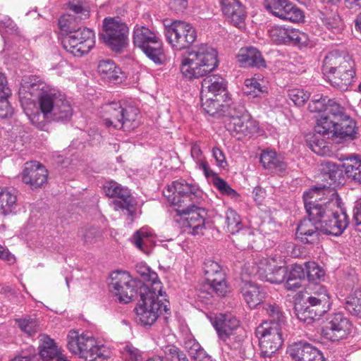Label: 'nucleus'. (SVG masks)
<instances>
[{"mask_svg": "<svg viewBox=\"0 0 361 361\" xmlns=\"http://www.w3.org/2000/svg\"><path fill=\"white\" fill-rule=\"evenodd\" d=\"M305 209L319 225V231L327 235H340L349 221L345 212L339 208L336 191L329 186L315 187L303 194Z\"/></svg>", "mask_w": 361, "mask_h": 361, "instance_id": "nucleus-1", "label": "nucleus"}, {"mask_svg": "<svg viewBox=\"0 0 361 361\" xmlns=\"http://www.w3.org/2000/svg\"><path fill=\"white\" fill-rule=\"evenodd\" d=\"M202 190L197 185L185 180L173 181L163 191L168 202L177 207L176 209L179 214L188 215L185 218L187 226L193 228L195 233L202 228L201 208L197 207L202 202Z\"/></svg>", "mask_w": 361, "mask_h": 361, "instance_id": "nucleus-2", "label": "nucleus"}, {"mask_svg": "<svg viewBox=\"0 0 361 361\" xmlns=\"http://www.w3.org/2000/svg\"><path fill=\"white\" fill-rule=\"evenodd\" d=\"M73 17L63 16L59 20L61 29L66 32L61 44L63 48L75 56H82L87 54L94 46V33L87 27L75 30L71 26Z\"/></svg>", "mask_w": 361, "mask_h": 361, "instance_id": "nucleus-3", "label": "nucleus"}, {"mask_svg": "<svg viewBox=\"0 0 361 361\" xmlns=\"http://www.w3.org/2000/svg\"><path fill=\"white\" fill-rule=\"evenodd\" d=\"M68 350L85 361H105L111 355L104 345H98L93 336L88 333L71 330L67 335Z\"/></svg>", "mask_w": 361, "mask_h": 361, "instance_id": "nucleus-4", "label": "nucleus"}, {"mask_svg": "<svg viewBox=\"0 0 361 361\" xmlns=\"http://www.w3.org/2000/svg\"><path fill=\"white\" fill-rule=\"evenodd\" d=\"M153 289L148 286L140 288V296L137 307L135 308L137 320L143 325H152L157 319L162 310L167 312V305L159 300L162 296L161 283H155Z\"/></svg>", "mask_w": 361, "mask_h": 361, "instance_id": "nucleus-5", "label": "nucleus"}, {"mask_svg": "<svg viewBox=\"0 0 361 361\" xmlns=\"http://www.w3.org/2000/svg\"><path fill=\"white\" fill-rule=\"evenodd\" d=\"M38 104L39 109L44 111L52 121L68 122L73 116L71 102L59 92L42 90L38 96Z\"/></svg>", "mask_w": 361, "mask_h": 361, "instance_id": "nucleus-6", "label": "nucleus"}, {"mask_svg": "<svg viewBox=\"0 0 361 361\" xmlns=\"http://www.w3.org/2000/svg\"><path fill=\"white\" fill-rule=\"evenodd\" d=\"M226 129L238 140L250 137L258 130V124L243 106L232 104L224 119Z\"/></svg>", "mask_w": 361, "mask_h": 361, "instance_id": "nucleus-7", "label": "nucleus"}, {"mask_svg": "<svg viewBox=\"0 0 361 361\" xmlns=\"http://www.w3.org/2000/svg\"><path fill=\"white\" fill-rule=\"evenodd\" d=\"M102 118L107 127L123 128L130 131L138 126L137 110L123 109L119 102L106 104L102 106Z\"/></svg>", "mask_w": 361, "mask_h": 361, "instance_id": "nucleus-8", "label": "nucleus"}, {"mask_svg": "<svg viewBox=\"0 0 361 361\" xmlns=\"http://www.w3.org/2000/svg\"><path fill=\"white\" fill-rule=\"evenodd\" d=\"M133 43L155 63L165 60L162 42L157 34L145 26H136L133 31Z\"/></svg>", "mask_w": 361, "mask_h": 361, "instance_id": "nucleus-9", "label": "nucleus"}, {"mask_svg": "<svg viewBox=\"0 0 361 361\" xmlns=\"http://www.w3.org/2000/svg\"><path fill=\"white\" fill-rule=\"evenodd\" d=\"M286 327L270 323H261L255 330L259 340L261 356L270 358L282 346Z\"/></svg>", "mask_w": 361, "mask_h": 361, "instance_id": "nucleus-10", "label": "nucleus"}, {"mask_svg": "<svg viewBox=\"0 0 361 361\" xmlns=\"http://www.w3.org/2000/svg\"><path fill=\"white\" fill-rule=\"evenodd\" d=\"M102 37L105 44L113 51H120L126 47L129 29L119 18H105Z\"/></svg>", "mask_w": 361, "mask_h": 361, "instance_id": "nucleus-11", "label": "nucleus"}, {"mask_svg": "<svg viewBox=\"0 0 361 361\" xmlns=\"http://www.w3.org/2000/svg\"><path fill=\"white\" fill-rule=\"evenodd\" d=\"M110 292L121 303L130 302L137 293L136 281L126 271H116L110 276Z\"/></svg>", "mask_w": 361, "mask_h": 361, "instance_id": "nucleus-12", "label": "nucleus"}, {"mask_svg": "<svg viewBox=\"0 0 361 361\" xmlns=\"http://www.w3.org/2000/svg\"><path fill=\"white\" fill-rule=\"evenodd\" d=\"M168 42L176 50L188 48L197 38L195 28L189 23L177 20L166 29Z\"/></svg>", "mask_w": 361, "mask_h": 361, "instance_id": "nucleus-13", "label": "nucleus"}, {"mask_svg": "<svg viewBox=\"0 0 361 361\" xmlns=\"http://www.w3.org/2000/svg\"><path fill=\"white\" fill-rule=\"evenodd\" d=\"M104 192L110 197H117L113 201L115 210H126L127 214L133 216L135 213L137 202L126 188H123L118 183L110 180L105 183Z\"/></svg>", "mask_w": 361, "mask_h": 361, "instance_id": "nucleus-14", "label": "nucleus"}, {"mask_svg": "<svg viewBox=\"0 0 361 361\" xmlns=\"http://www.w3.org/2000/svg\"><path fill=\"white\" fill-rule=\"evenodd\" d=\"M204 280L219 297H225L230 291L226 274L216 262L210 260L204 263Z\"/></svg>", "mask_w": 361, "mask_h": 361, "instance_id": "nucleus-15", "label": "nucleus"}, {"mask_svg": "<svg viewBox=\"0 0 361 361\" xmlns=\"http://www.w3.org/2000/svg\"><path fill=\"white\" fill-rule=\"evenodd\" d=\"M264 6L272 15L282 20L299 23L303 20V12L288 0H264Z\"/></svg>", "mask_w": 361, "mask_h": 361, "instance_id": "nucleus-16", "label": "nucleus"}, {"mask_svg": "<svg viewBox=\"0 0 361 361\" xmlns=\"http://www.w3.org/2000/svg\"><path fill=\"white\" fill-rule=\"evenodd\" d=\"M203 47H198L184 53L181 56L180 71L189 79L203 76Z\"/></svg>", "mask_w": 361, "mask_h": 361, "instance_id": "nucleus-17", "label": "nucleus"}, {"mask_svg": "<svg viewBox=\"0 0 361 361\" xmlns=\"http://www.w3.org/2000/svg\"><path fill=\"white\" fill-rule=\"evenodd\" d=\"M350 322L341 313H334L326 319L322 329L325 338L332 341L344 338L348 334Z\"/></svg>", "mask_w": 361, "mask_h": 361, "instance_id": "nucleus-18", "label": "nucleus"}, {"mask_svg": "<svg viewBox=\"0 0 361 361\" xmlns=\"http://www.w3.org/2000/svg\"><path fill=\"white\" fill-rule=\"evenodd\" d=\"M207 318L223 341L228 338L240 325L238 319L232 315L210 313Z\"/></svg>", "mask_w": 361, "mask_h": 361, "instance_id": "nucleus-19", "label": "nucleus"}, {"mask_svg": "<svg viewBox=\"0 0 361 361\" xmlns=\"http://www.w3.org/2000/svg\"><path fill=\"white\" fill-rule=\"evenodd\" d=\"M48 179L46 168L37 161L27 162L22 172V180L31 188L37 189L44 185Z\"/></svg>", "mask_w": 361, "mask_h": 361, "instance_id": "nucleus-20", "label": "nucleus"}, {"mask_svg": "<svg viewBox=\"0 0 361 361\" xmlns=\"http://www.w3.org/2000/svg\"><path fill=\"white\" fill-rule=\"evenodd\" d=\"M351 65H355V63L350 56L345 52L333 51L325 56L322 71L327 76L332 75L343 69L350 68Z\"/></svg>", "mask_w": 361, "mask_h": 361, "instance_id": "nucleus-21", "label": "nucleus"}, {"mask_svg": "<svg viewBox=\"0 0 361 361\" xmlns=\"http://www.w3.org/2000/svg\"><path fill=\"white\" fill-rule=\"evenodd\" d=\"M221 9L231 24L239 28L244 27L245 12L238 0H221Z\"/></svg>", "mask_w": 361, "mask_h": 361, "instance_id": "nucleus-22", "label": "nucleus"}, {"mask_svg": "<svg viewBox=\"0 0 361 361\" xmlns=\"http://www.w3.org/2000/svg\"><path fill=\"white\" fill-rule=\"evenodd\" d=\"M204 85H207L208 93L216 97V102H228L230 101L226 83L220 75L204 73Z\"/></svg>", "mask_w": 361, "mask_h": 361, "instance_id": "nucleus-23", "label": "nucleus"}, {"mask_svg": "<svg viewBox=\"0 0 361 361\" xmlns=\"http://www.w3.org/2000/svg\"><path fill=\"white\" fill-rule=\"evenodd\" d=\"M242 296L250 308H255L266 298V292L262 288L252 281H243L240 284Z\"/></svg>", "mask_w": 361, "mask_h": 361, "instance_id": "nucleus-24", "label": "nucleus"}, {"mask_svg": "<svg viewBox=\"0 0 361 361\" xmlns=\"http://www.w3.org/2000/svg\"><path fill=\"white\" fill-rule=\"evenodd\" d=\"M319 225L312 219H302L297 227L296 237L305 244H314L319 240Z\"/></svg>", "mask_w": 361, "mask_h": 361, "instance_id": "nucleus-25", "label": "nucleus"}, {"mask_svg": "<svg viewBox=\"0 0 361 361\" xmlns=\"http://www.w3.org/2000/svg\"><path fill=\"white\" fill-rule=\"evenodd\" d=\"M260 162L263 167L276 173H283L287 169V164L283 158L271 149L262 150L260 155Z\"/></svg>", "mask_w": 361, "mask_h": 361, "instance_id": "nucleus-26", "label": "nucleus"}, {"mask_svg": "<svg viewBox=\"0 0 361 361\" xmlns=\"http://www.w3.org/2000/svg\"><path fill=\"white\" fill-rule=\"evenodd\" d=\"M294 310L298 319L307 324L319 320L326 313L324 310H321L312 304L307 303V300L304 305L296 303Z\"/></svg>", "mask_w": 361, "mask_h": 361, "instance_id": "nucleus-27", "label": "nucleus"}, {"mask_svg": "<svg viewBox=\"0 0 361 361\" xmlns=\"http://www.w3.org/2000/svg\"><path fill=\"white\" fill-rule=\"evenodd\" d=\"M236 58L243 67L256 66L260 68L266 66L261 53L254 47L240 49Z\"/></svg>", "mask_w": 361, "mask_h": 361, "instance_id": "nucleus-28", "label": "nucleus"}, {"mask_svg": "<svg viewBox=\"0 0 361 361\" xmlns=\"http://www.w3.org/2000/svg\"><path fill=\"white\" fill-rule=\"evenodd\" d=\"M97 71L104 80L110 82H120L123 77L121 68L111 60L99 62Z\"/></svg>", "mask_w": 361, "mask_h": 361, "instance_id": "nucleus-29", "label": "nucleus"}, {"mask_svg": "<svg viewBox=\"0 0 361 361\" xmlns=\"http://www.w3.org/2000/svg\"><path fill=\"white\" fill-rule=\"evenodd\" d=\"M204 176L207 181L212 184L222 195H228L231 198L236 199L239 197L238 193L231 188L230 185L217 173L209 169L204 164Z\"/></svg>", "mask_w": 361, "mask_h": 361, "instance_id": "nucleus-30", "label": "nucleus"}, {"mask_svg": "<svg viewBox=\"0 0 361 361\" xmlns=\"http://www.w3.org/2000/svg\"><path fill=\"white\" fill-rule=\"evenodd\" d=\"M354 66L355 65H351L350 68H345L336 72V74L328 75L331 85L341 90H346L353 82L355 74Z\"/></svg>", "mask_w": 361, "mask_h": 361, "instance_id": "nucleus-31", "label": "nucleus"}, {"mask_svg": "<svg viewBox=\"0 0 361 361\" xmlns=\"http://www.w3.org/2000/svg\"><path fill=\"white\" fill-rule=\"evenodd\" d=\"M132 240L137 249L149 254L153 243V233L150 228L142 227L135 232Z\"/></svg>", "mask_w": 361, "mask_h": 361, "instance_id": "nucleus-32", "label": "nucleus"}, {"mask_svg": "<svg viewBox=\"0 0 361 361\" xmlns=\"http://www.w3.org/2000/svg\"><path fill=\"white\" fill-rule=\"evenodd\" d=\"M307 303L324 310L327 312L330 309V296L326 288L321 285H315L313 295L307 299Z\"/></svg>", "mask_w": 361, "mask_h": 361, "instance_id": "nucleus-33", "label": "nucleus"}, {"mask_svg": "<svg viewBox=\"0 0 361 361\" xmlns=\"http://www.w3.org/2000/svg\"><path fill=\"white\" fill-rule=\"evenodd\" d=\"M10 94L11 90L7 87L6 78L0 73V118H7L13 114V108L8 101Z\"/></svg>", "mask_w": 361, "mask_h": 361, "instance_id": "nucleus-34", "label": "nucleus"}, {"mask_svg": "<svg viewBox=\"0 0 361 361\" xmlns=\"http://www.w3.org/2000/svg\"><path fill=\"white\" fill-rule=\"evenodd\" d=\"M14 189L0 188V209L4 215L12 213L17 207V195Z\"/></svg>", "mask_w": 361, "mask_h": 361, "instance_id": "nucleus-35", "label": "nucleus"}, {"mask_svg": "<svg viewBox=\"0 0 361 361\" xmlns=\"http://www.w3.org/2000/svg\"><path fill=\"white\" fill-rule=\"evenodd\" d=\"M78 235L83 245L91 246L101 241L103 238L102 231L98 227L92 225H86L81 227Z\"/></svg>", "mask_w": 361, "mask_h": 361, "instance_id": "nucleus-36", "label": "nucleus"}, {"mask_svg": "<svg viewBox=\"0 0 361 361\" xmlns=\"http://www.w3.org/2000/svg\"><path fill=\"white\" fill-rule=\"evenodd\" d=\"M263 310L269 316V319L262 323H270L279 326L286 327V318L279 305L274 302H267L263 305Z\"/></svg>", "mask_w": 361, "mask_h": 361, "instance_id": "nucleus-37", "label": "nucleus"}, {"mask_svg": "<svg viewBox=\"0 0 361 361\" xmlns=\"http://www.w3.org/2000/svg\"><path fill=\"white\" fill-rule=\"evenodd\" d=\"M313 347L307 342H295L288 347L287 354L293 361H305Z\"/></svg>", "mask_w": 361, "mask_h": 361, "instance_id": "nucleus-38", "label": "nucleus"}, {"mask_svg": "<svg viewBox=\"0 0 361 361\" xmlns=\"http://www.w3.org/2000/svg\"><path fill=\"white\" fill-rule=\"evenodd\" d=\"M338 121L329 116L322 114L320 118L317 119V125L314 127L316 133L328 138L334 139L333 133L336 131Z\"/></svg>", "mask_w": 361, "mask_h": 361, "instance_id": "nucleus-39", "label": "nucleus"}, {"mask_svg": "<svg viewBox=\"0 0 361 361\" xmlns=\"http://www.w3.org/2000/svg\"><path fill=\"white\" fill-rule=\"evenodd\" d=\"M39 355L45 361H52L61 353L56 343L47 335H42L40 339Z\"/></svg>", "mask_w": 361, "mask_h": 361, "instance_id": "nucleus-40", "label": "nucleus"}, {"mask_svg": "<svg viewBox=\"0 0 361 361\" xmlns=\"http://www.w3.org/2000/svg\"><path fill=\"white\" fill-rule=\"evenodd\" d=\"M204 104L206 105L204 112L216 118H226L228 111L232 107V104H228V102H216V97H208Z\"/></svg>", "mask_w": 361, "mask_h": 361, "instance_id": "nucleus-41", "label": "nucleus"}, {"mask_svg": "<svg viewBox=\"0 0 361 361\" xmlns=\"http://www.w3.org/2000/svg\"><path fill=\"white\" fill-rule=\"evenodd\" d=\"M336 131L333 133L334 139H354L356 134L355 123L350 119L342 118L341 122L337 123Z\"/></svg>", "mask_w": 361, "mask_h": 361, "instance_id": "nucleus-42", "label": "nucleus"}, {"mask_svg": "<svg viewBox=\"0 0 361 361\" xmlns=\"http://www.w3.org/2000/svg\"><path fill=\"white\" fill-rule=\"evenodd\" d=\"M345 309L350 314L361 318V288L345 298Z\"/></svg>", "mask_w": 361, "mask_h": 361, "instance_id": "nucleus-43", "label": "nucleus"}, {"mask_svg": "<svg viewBox=\"0 0 361 361\" xmlns=\"http://www.w3.org/2000/svg\"><path fill=\"white\" fill-rule=\"evenodd\" d=\"M219 54L216 48L204 46V73H210L219 66Z\"/></svg>", "mask_w": 361, "mask_h": 361, "instance_id": "nucleus-44", "label": "nucleus"}, {"mask_svg": "<svg viewBox=\"0 0 361 361\" xmlns=\"http://www.w3.org/2000/svg\"><path fill=\"white\" fill-rule=\"evenodd\" d=\"M321 19L326 28L334 32H339L343 27L341 17L336 13H322Z\"/></svg>", "mask_w": 361, "mask_h": 361, "instance_id": "nucleus-45", "label": "nucleus"}, {"mask_svg": "<svg viewBox=\"0 0 361 361\" xmlns=\"http://www.w3.org/2000/svg\"><path fill=\"white\" fill-rule=\"evenodd\" d=\"M266 271L267 281L273 283H280L283 282L288 274L287 268L286 267L280 266L272 269L271 266H268Z\"/></svg>", "mask_w": 361, "mask_h": 361, "instance_id": "nucleus-46", "label": "nucleus"}, {"mask_svg": "<svg viewBox=\"0 0 361 361\" xmlns=\"http://www.w3.org/2000/svg\"><path fill=\"white\" fill-rule=\"evenodd\" d=\"M244 85L243 92L246 95L256 97L264 92L262 85L255 78L246 79Z\"/></svg>", "mask_w": 361, "mask_h": 361, "instance_id": "nucleus-47", "label": "nucleus"}, {"mask_svg": "<svg viewBox=\"0 0 361 361\" xmlns=\"http://www.w3.org/2000/svg\"><path fill=\"white\" fill-rule=\"evenodd\" d=\"M226 224L228 231L232 234L238 233L242 227L240 216L232 209L226 212Z\"/></svg>", "mask_w": 361, "mask_h": 361, "instance_id": "nucleus-48", "label": "nucleus"}, {"mask_svg": "<svg viewBox=\"0 0 361 361\" xmlns=\"http://www.w3.org/2000/svg\"><path fill=\"white\" fill-rule=\"evenodd\" d=\"M20 329L22 331L29 336H32L39 330V324L36 319L30 317L18 319L16 320Z\"/></svg>", "mask_w": 361, "mask_h": 361, "instance_id": "nucleus-49", "label": "nucleus"}, {"mask_svg": "<svg viewBox=\"0 0 361 361\" xmlns=\"http://www.w3.org/2000/svg\"><path fill=\"white\" fill-rule=\"evenodd\" d=\"M288 28L289 27H283L276 25L272 27L269 30V36L276 44L288 43Z\"/></svg>", "mask_w": 361, "mask_h": 361, "instance_id": "nucleus-50", "label": "nucleus"}, {"mask_svg": "<svg viewBox=\"0 0 361 361\" xmlns=\"http://www.w3.org/2000/svg\"><path fill=\"white\" fill-rule=\"evenodd\" d=\"M288 35V43L292 42L300 46H307L309 44L310 38L305 32L289 27Z\"/></svg>", "mask_w": 361, "mask_h": 361, "instance_id": "nucleus-51", "label": "nucleus"}, {"mask_svg": "<svg viewBox=\"0 0 361 361\" xmlns=\"http://www.w3.org/2000/svg\"><path fill=\"white\" fill-rule=\"evenodd\" d=\"M305 266V274L310 281H317L324 276V271L317 263L308 262Z\"/></svg>", "mask_w": 361, "mask_h": 361, "instance_id": "nucleus-52", "label": "nucleus"}, {"mask_svg": "<svg viewBox=\"0 0 361 361\" xmlns=\"http://www.w3.org/2000/svg\"><path fill=\"white\" fill-rule=\"evenodd\" d=\"M289 99L297 106H302L310 98V92L302 88H293L288 90Z\"/></svg>", "mask_w": 361, "mask_h": 361, "instance_id": "nucleus-53", "label": "nucleus"}, {"mask_svg": "<svg viewBox=\"0 0 361 361\" xmlns=\"http://www.w3.org/2000/svg\"><path fill=\"white\" fill-rule=\"evenodd\" d=\"M326 115H329L331 118L338 121V118H345L344 108L333 99H328L326 106Z\"/></svg>", "mask_w": 361, "mask_h": 361, "instance_id": "nucleus-54", "label": "nucleus"}, {"mask_svg": "<svg viewBox=\"0 0 361 361\" xmlns=\"http://www.w3.org/2000/svg\"><path fill=\"white\" fill-rule=\"evenodd\" d=\"M137 272L142 276L144 279L151 282L150 289H153L155 286V283H161V281L158 279L157 274L151 271L149 268L145 264H137L135 267Z\"/></svg>", "mask_w": 361, "mask_h": 361, "instance_id": "nucleus-55", "label": "nucleus"}, {"mask_svg": "<svg viewBox=\"0 0 361 361\" xmlns=\"http://www.w3.org/2000/svg\"><path fill=\"white\" fill-rule=\"evenodd\" d=\"M166 361H188L186 355L175 345H169L164 350Z\"/></svg>", "mask_w": 361, "mask_h": 361, "instance_id": "nucleus-56", "label": "nucleus"}, {"mask_svg": "<svg viewBox=\"0 0 361 361\" xmlns=\"http://www.w3.org/2000/svg\"><path fill=\"white\" fill-rule=\"evenodd\" d=\"M185 348L191 358L197 361H202L203 350L199 343L195 340H188L185 342Z\"/></svg>", "mask_w": 361, "mask_h": 361, "instance_id": "nucleus-57", "label": "nucleus"}, {"mask_svg": "<svg viewBox=\"0 0 361 361\" xmlns=\"http://www.w3.org/2000/svg\"><path fill=\"white\" fill-rule=\"evenodd\" d=\"M328 99H329L327 97H324L319 94L314 96L309 104V110L311 112L324 111L323 114H325L326 106H327Z\"/></svg>", "mask_w": 361, "mask_h": 361, "instance_id": "nucleus-58", "label": "nucleus"}, {"mask_svg": "<svg viewBox=\"0 0 361 361\" xmlns=\"http://www.w3.org/2000/svg\"><path fill=\"white\" fill-rule=\"evenodd\" d=\"M31 123L39 129H43L45 126L51 122L44 111L40 110L30 116Z\"/></svg>", "mask_w": 361, "mask_h": 361, "instance_id": "nucleus-59", "label": "nucleus"}, {"mask_svg": "<svg viewBox=\"0 0 361 361\" xmlns=\"http://www.w3.org/2000/svg\"><path fill=\"white\" fill-rule=\"evenodd\" d=\"M345 172L354 174L361 168V159L355 155L349 156L346 158L345 162L343 164Z\"/></svg>", "mask_w": 361, "mask_h": 361, "instance_id": "nucleus-60", "label": "nucleus"}, {"mask_svg": "<svg viewBox=\"0 0 361 361\" xmlns=\"http://www.w3.org/2000/svg\"><path fill=\"white\" fill-rule=\"evenodd\" d=\"M123 357L129 361H137L141 358L140 350L133 345H126L122 351Z\"/></svg>", "mask_w": 361, "mask_h": 361, "instance_id": "nucleus-61", "label": "nucleus"}, {"mask_svg": "<svg viewBox=\"0 0 361 361\" xmlns=\"http://www.w3.org/2000/svg\"><path fill=\"white\" fill-rule=\"evenodd\" d=\"M201 142L195 143L191 148V156L196 161L200 169L203 170V157Z\"/></svg>", "mask_w": 361, "mask_h": 361, "instance_id": "nucleus-62", "label": "nucleus"}, {"mask_svg": "<svg viewBox=\"0 0 361 361\" xmlns=\"http://www.w3.org/2000/svg\"><path fill=\"white\" fill-rule=\"evenodd\" d=\"M290 277L293 278L294 279H296L301 282L302 279H305L306 274L305 269L302 265L300 264H294L288 274Z\"/></svg>", "mask_w": 361, "mask_h": 361, "instance_id": "nucleus-63", "label": "nucleus"}, {"mask_svg": "<svg viewBox=\"0 0 361 361\" xmlns=\"http://www.w3.org/2000/svg\"><path fill=\"white\" fill-rule=\"evenodd\" d=\"M70 8L76 15H78L77 18H80V20L86 19L89 17V11L84 8L80 3L71 4ZM75 18H76V17H75Z\"/></svg>", "mask_w": 361, "mask_h": 361, "instance_id": "nucleus-64", "label": "nucleus"}]
</instances>
